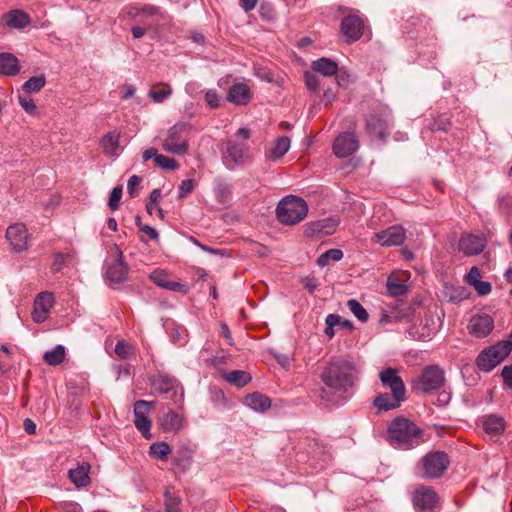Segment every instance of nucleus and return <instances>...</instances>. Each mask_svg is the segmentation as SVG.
<instances>
[{
    "label": "nucleus",
    "instance_id": "f257e3e1",
    "mask_svg": "<svg viewBox=\"0 0 512 512\" xmlns=\"http://www.w3.org/2000/svg\"><path fill=\"white\" fill-rule=\"evenodd\" d=\"M361 365L350 356L332 358L321 374L323 383L341 392L351 391L358 381Z\"/></svg>",
    "mask_w": 512,
    "mask_h": 512
},
{
    "label": "nucleus",
    "instance_id": "f03ea898",
    "mask_svg": "<svg viewBox=\"0 0 512 512\" xmlns=\"http://www.w3.org/2000/svg\"><path fill=\"white\" fill-rule=\"evenodd\" d=\"M387 435L392 442L409 445H420L424 438L423 430L404 417H397L389 423Z\"/></svg>",
    "mask_w": 512,
    "mask_h": 512
},
{
    "label": "nucleus",
    "instance_id": "7ed1b4c3",
    "mask_svg": "<svg viewBox=\"0 0 512 512\" xmlns=\"http://www.w3.org/2000/svg\"><path fill=\"white\" fill-rule=\"evenodd\" d=\"M308 213L307 203L298 196L288 195L281 199L276 208V216L284 225H295L304 220Z\"/></svg>",
    "mask_w": 512,
    "mask_h": 512
},
{
    "label": "nucleus",
    "instance_id": "20e7f679",
    "mask_svg": "<svg viewBox=\"0 0 512 512\" xmlns=\"http://www.w3.org/2000/svg\"><path fill=\"white\" fill-rule=\"evenodd\" d=\"M191 130V124L180 121L175 123L167 131L166 137L162 141L164 151L182 156L189 150L188 135Z\"/></svg>",
    "mask_w": 512,
    "mask_h": 512
},
{
    "label": "nucleus",
    "instance_id": "39448f33",
    "mask_svg": "<svg viewBox=\"0 0 512 512\" xmlns=\"http://www.w3.org/2000/svg\"><path fill=\"white\" fill-rule=\"evenodd\" d=\"M445 372L438 365L425 367L422 373L413 382V390L416 393L430 394L441 389L445 385Z\"/></svg>",
    "mask_w": 512,
    "mask_h": 512
},
{
    "label": "nucleus",
    "instance_id": "423d86ee",
    "mask_svg": "<svg viewBox=\"0 0 512 512\" xmlns=\"http://www.w3.org/2000/svg\"><path fill=\"white\" fill-rule=\"evenodd\" d=\"M511 352L509 343H498L483 350L476 359L477 367L483 372H491Z\"/></svg>",
    "mask_w": 512,
    "mask_h": 512
},
{
    "label": "nucleus",
    "instance_id": "0eeeda50",
    "mask_svg": "<svg viewBox=\"0 0 512 512\" xmlns=\"http://www.w3.org/2000/svg\"><path fill=\"white\" fill-rule=\"evenodd\" d=\"M225 147L222 154V163L228 170H235L238 166L251 161L249 148L246 144L227 140Z\"/></svg>",
    "mask_w": 512,
    "mask_h": 512
},
{
    "label": "nucleus",
    "instance_id": "6e6552de",
    "mask_svg": "<svg viewBox=\"0 0 512 512\" xmlns=\"http://www.w3.org/2000/svg\"><path fill=\"white\" fill-rule=\"evenodd\" d=\"M449 466V458L442 450L430 451L421 462L422 476L426 479L439 478Z\"/></svg>",
    "mask_w": 512,
    "mask_h": 512
},
{
    "label": "nucleus",
    "instance_id": "1a4fd4ad",
    "mask_svg": "<svg viewBox=\"0 0 512 512\" xmlns=\"http://www.w3.org/2000/svg\"><path fill=\"white\" fill-rule=\"evenodd\" d=\"M127 15L132 19L138 17L152 19L157 25H164L171 21V17L167 11L150 3L130 5L127 8Z\"/></svg>",
    "mask_w": 512,
    "mask_h": 512
},
{
    "label": "nucleus",
    "instance_id": "9d476101",
    "mask_svg": "<svg viewBox=\"0 0 512 512\" xmlns=\"http://www.w3.org/2000/svg\"><path fill=\"white\" fill-rule=\"evenodd\" d=\"M391 112L388 107H382L379 112H373L366 120V129L370 135L385 139L389 133Z\"/></svg>",
    "mask_w": 512,
    "mask_h": 512
},
{
    "label": "nucleus",
    "instance_id": "9b49d317",
    "mask_svg": "<svg viewBox=\"0 0 512 512\" xmlns=\"http://www.w3.org/2000/svg\"><path fill=\"white\" fill-rule=\"evenodd\" d=\"M5 237L14 252L20 253L28 250L29 232L24 224L15 223L8 226Z\"/></svg>",
    "mask_w": 512,
    "mask_h": 512
},
{
    "label": "nucleus",
    "instance_id": "f8f14e48",
    "mask_svg": "<svg viewBox=\"0 0 512 512\" xmlns=\"http://www.w3.org/2000/svg\"><path fill=\"white\" fill-rule=\"evenodd\" d=\"M412 501L417 512H436L438 495L432 488L420 486L415 490Z\"/></svg>",
    "mask_w": 512,
    "mask_h": 512
},
{
    "label": "nucleus",
    "instance_id": "ddd939ff",
    "mask_svg": "<svg viewBox=\"0 0 512 512\" xmlns=\"http://www.w3.org/2000/svg\"><path fill=\"white\" fill-rule=\"evenodd\" d=\"M150 385L154 391L161 394L173 392V395H176L178 391H180L181 397L184 394L179 381L174 376L165 372H158L150 377Z\"/></svg>",
    "mask_w": 512,
    "mask_h": 512
},
{
    "label": "nucleus",
    "instance_id": "4468645a",
    "mask_svg": "<svg viewBox=\"0 0 512 512\" xmlns=\"http://www.w3.org/2000/svg\"><path fill=\"white\" fill-rule=\"evenodd\" d=\"M406 239V232L400 225H393L374 234L372 241L382 247L400 246Z\"/></svg>",
    "mask_w": 512,
    "mask_h": 512
},
{
    "label": "nucleus",
    "instance_id": "2eb2a0df",
    "mask_svg": "<svg viewBox=\"0 0 512 512\" xmlns=\"http://www.w3.org/2000/svg\"><path fill=\"white\" fill-rule=\"evenodd\" d=\"M340 28L345 42L353 43L362 37L364 23L359 15L348 14L342 19Z\"/></svg>",
    "mask_w": 512,
    "mask_h": 512
},
{
    "label": "nucleus",
    "instance_id": "dca6fc26",
    "mask_svg": "<svg viewBox=\"0 0 512 512\" xmlns=\"http://www.w3.org/2000/svg\"><path fill=\"white\" fill-rule=\"evenodd\" d=\"M340 224L337 216H329L323 219L309 222L305 229L307 237L332 235Z\"/></svg>",
    "mask_w": 512,
    "mask_h": 512
},
{
    "label": "nucleus",
    "instance_id": "f3484780",
    "mask_svg": "<svg viewBox=\"0 0 512 512\" xmlns=\"http://www.w3.org/2000/svg\"><path fill=\"white\" fill-rule=\"evenodd\" d=\"M379 380L384 389L406 395L407 389L396 368L385 367L379 372Z\"/></svg>",
    "mask_w": 512,
    "mask_h": 512
},
{
    "label": "nucleus",
    "instance_id": "a211bd4d",
    "mask_svg": "<svg viewBox=\"0 0 512 512\" xmlns=\"http://www.w3.org/2000/svg\"><path fill=\"white\" fill-rule=\"evenodd\" d=\"M359 141L352 132H344L338 135L333 142V151L339 158H346L357 151Z\"/></svg>",
    "mask_w": 512,
    "mask_h": 512
},
{
    "label": "nucleus",
    "instance_id": "6ab92c4d",
    "mask_svg": "<svg viewBox=\"0 0 512 512\" xmlns=\"http://www.w3.org/2000/svg\"><path fill=\"white\" fill-rule=\"evenodd\" d=\"M54 296L50 292H42L34 300L32 319L36 323L46 321L48 314L53 307Z\"/></svg>",
    "mask_w": 512,
    "mask_h": 512
},
{
    "label": "nucleus",
    "instance_id": "aec40b11",
    "mask_svg": "<svg viewBox=\"0 0 512 512\" xmlns=\"http://www.w3.org/2000/svg\"><path fill=\"white\" fill-rule=\"evenodd\" d=\"M486 247V239L483 236L464 234L459 239L458 248L467 256L480 254Z\"/></svg>",
    "mask_w": 512,
    "mask_h": 512
},
{
    "label": "nucleus",
    "instance_id": "412c9836",
    "mask_svg": "<svg viewBox=\"0 0 512 512\" xmlns=\"http://www.w3.org/2000/svg\"><path fill=\"white\" fill-rule=\"evenodd\" d=\"M404 401H406V395L383 392L374 398L373 405L379 411H389L399 408Z\"/></svg>",
    "mask_w": 512,
    "mask_h": 512
},
{
    "label": "nucleus",
    "instance_id": "4be33fe9",
    "mask_svg": "<svg viewBox=\"0 0 512 512\" xmlns=\"http://www.w3.org/2000/svg\"><path fill=\"white\" fill-rule=\"evenodd\" d=\"M90 463L87 461L77 462L74 468L68 470V478L77 489L85 488L91 483Z\"/></svg>",
    "mask_w": 512,
    "mask_h": 512
},
{
    "label": "nucleus",
    "instance_id": "5701e85b",
    "mask_svg": "<svg viewBox=\"0 0 512 512\" xmlns=\"http://www.w3.org/2000/svg\"><path fill=\"white\" fill-rule=\"evenodd\" d=\"M494 327V320L490 315L480 314L471 318L469 330L477 338L487 336Z\"/></svg>",
    "mask_w": 512,
    "mask_h": 512
},
{
    "label": "nucleus",
    "instance_id": "b1692460",
    "mask_svg": "<svg viewBox=\"0 0 512 512\" xmlns=\"http://www.w3.org/2000/svg\"><path fill=\"white\" fill-rule=\"evenodd\" d=\"M251 98V90L244 83H234L228 90L227 100L237 106H246Z\"/></svg>",
    "mask_w": 512,
    "mask_h": 512
},
{
    "label": "nucleus",
    "instance_id": "393cba45",
    "mask_svg": "<svg viewBox=\"0 0 512 512\" xmlns=\"http://www.w3.org/2000/svg\"><path fill=\"white\" fill-rule=\"evenodd\" d=\"M106 278L114 283L125 281L127 276V267L122 259V251L117 248V259L107 267Z\"/></svg>",
    "mask_w": 512,
    "mask_h": 512
},
{
    "label": "nucleus",
    "instance_id": "a878e982",
    "mask_svg": "<svg viewBox=\"0 0 512 512\" xmlns=\"http://www.w3.org/2000/svg\"><path fill=\"white\" fill-rule=\"evenodd\" d=\"M151 281L157 286L164 288L169 291L186 292V285L172 281L168 278V274L165 270H154L150 274Z\"/></svg>",
    "mask_w": 512,
    "mask_h": 512
},
{
    "label": "nucleus",
    "instance_id": "bb28decb",
    "mask_svg": "<svg viewBox=\"0 0 512 512\" xmlns=\"http://www.w3.org/2000/svg\"><path fill=\"white\" fill-rule=\"evenodd\" d=\"M290 139L286 136L278 137L271 147L265 149V157L269 161L281 159L290 149Z\"/></svg>",
    "mask_w": 512,
    "mask_h": 512
},
{
    "label": "nucleus",
    "instance_id": "cd10ccee",
    "mask_svg": "<svg viewBox=\"0 0 512 512\" xmlns=\"http://www.w3.org/2000/svg\"><path fill=\"white\" fill-rule=\"evenodd\" d=\"M3 23L9 28L23 29L30 23L29 15L22 10H12L4 14L2 17Z\"/></svg>",
    "mask_w": 512,
    "mask_h": 512
},
{
    "label": "nucleus",
    "instance_id": "c85d7f7f",
    "mask_svg": "<svg viewBox=\"0 0 512 512\" xmlns=\"http://www.w3.org/2000/svg\"><path fill=\"white\" fill-rule=\"evenodd\" d=\"M120 132L113 130L108 132L101 139L103 153L107 156L117 157L120 154Z\"/></svg>",
    "mask_w": 512,
    "mask_h": 512
},
{
    "label": "nucleus",
    "instance_id": "c756f323",
    "mask_svg": "<svg viewBox=\"0 0 512 512\" xmlns=\"http://www.w3.org/2000/svg\"><path fill=\"white\" fill-rule=\"evenodd\" d=\"M485 433L491 437L500 435L505 429V420L496 414L486 415L482 421Z\"/></svg>",
    "mask_w": 512,
    "mask_h": 512
},
{
    "label": "nucleus",
    "instance_id": "7c9ffc66",
    "mask_svg": "<svg viewBox=\"0 0 512 512\" xmlns=\"http://www.w3.org/2000/svg\"><path fill=\"white\" fill-rule=\"evenodd\" d=\"M20 71L19 60L11 53L0 54V74L14 76Z\"/></svg>",
    "mask_w": 512,
    "mask_h": 512
},
{
    "label": "nucleus",
    "instance_id": "2f4dec72",
    "mask_svg": "<svg viewBox=\"0 0 512 512\" xmlns=\"http://www.w3.org/2000/svg\"><path fill=\"white\" fill-rule=\"evenodd\" d=\"M245 404L256 412H265L271 406V400L266 395L254 392L245 398Z\"/></svg>",
    "mask_w": 512,
    "mask_h": 512
},
{
    "label": "nucleus",
    "instance_id": "473e14b6",
    "mask_svg": "<svg viewBox=\"0 0 512 512\" xmlns=\"http://www.w3.org/2000/svg\"><path fill=\"white\" fill-rule=\"evenodd\" d=\"M312 69L325 77H330L338 72V64L330 58L321 57L312 62Z\"/></svg>",
    "mask_w": 512,
    "mask_h": 512
},
{
    "label": "nucleus",
    "instance_id": "72a5a7b5",
    "mask_svg": "<svg viewBox=\"0 0 512 512\" xmlns=\"http://www.w3.org/2000/svg\"><path fill=\"white\" fill-rule=\"evenodd\" d=\"M160 426L164 431L176 432L183 426V418L174 411H169L160 418Z\"/></svg>",
    "mask_w": 512,
    "mask_h": 512
},
{
    "label": "nucleus",
    "instance_id": "f704fd0d",
    "mask_svg": "<svg viewBox=\"0 0 512 512\" xmlns=\"http://www.w3.org/2000/svg\"><path fill=\"white\" fill-rule=\"evenodd\" d=\"M223 378L230 384L236 387H244L247 385L252 377L249 372L243 370H235L231 372H223Z\"/></svg>",
    "mask_w": 512,
    "mask_h": 512
},
{
    "label": "nucleus",
    "instance_id": "c9c22d12",
    "mask_svg": "<svg viewBox=\"0 0 512 512\" xmlns=\"http://www.w3.org/2000/svg\"><path fill=\"white\" fill-rule=\"evenodd\" d=\"M171 94V86L169 84L162 83L152 87L148 95L155 103H162L164 100L169 98Z\"/></svg>",
    "mask_w": 512,
    "mask_h": 512
},
{
    "label": "nucleus",
    "instance_id": "e433bc0d",
    "mask_svg": "<svg viewBox=\"0 0 512 512\" xmlns=\"http://www.w3.org/2000/svg\"><path fill=\"white\" fill-rule=\"evenodd\" d=\"M43 360L51 366L62 363L64 361V345L58 344L52 350L46 351Z\"/></svg>",
    "mask_w": 512,
    "mask_h": 512
},
{
    "label": "nucleus",
    "instance_id": "4c0bfd02",
    "mask_svg": "<svg viewBox=\"0 0 512 512\" xmlns=\"http://www.w3.org/2000/svg\"><path fill=\"white\" fill-rule=\"evenodd\" d=\"M343 256H344V254L341 249H337V248L329 249V250L325 251L324 253H322L318 257L316 263L320 268H323V267L327 266L330 261H335V262L340 261L343 258Z\"/></svg>",
    "mask_w": 512,
    "mask_h": 512
},
{
    "label": "nucleus",
    "instance_id": "58836bf2",
    "mask_svg": "<svg viewBox=\"0 0 512 512\" xmlns=\"http://www.w3.org/2000/svg\"><path fill=\"white\" fill-rule=\"evenodd\" d=\"M165 498V511L166 512H182L181 503L182 499L180 496L172 494L169 489L164 493Z\"/></svg>",
    "mask_w": 512,
    "mask_h": 512
},
{
    "label": "nucleus",
    "instance_id": "ea45409f",
    "mask_svg": "<svg viewBox=\"0 0 512 512\" xmlns=\"http://www.w3.org/2000/svg\"><path fill=\"white\" fill-rule=\"evenodd\" d=\"M347 307L350 312L362 323H366L369 319V314L362 304L356 299L347 301Z\"/></svg>",
    "mask_w": 512,
    "mask_h": 512
},
{
    "label": "nucleus",
    "instance_id": "a19ab883",
    "mask_svg": "<svg viewBox=\"0 0 512 512\" xmlns=\"http://www.w3.org/2000/svg\"><path fill=\"white\" fill-rule=\"evenodd\" d=\"M45 82H46V80L43 75L31 77L27 81L24 82L23 90L27 94L37 93L44 87Z\"/></svg>",
    "mask_w": 512,
    "mask_h": 512
},
{
    "label": "nucleus",
    "instance_id": "79ce46f5",
    "mask_svg": "<svg viewBox=\"0 0 512 512\" xmlns=\"http://www.w3.org/2000/svg\"><path fill=\"white\" fill-rule=\"evenodd\" d=\"M408 287L396 278H388L387 291L391 296H401L406 294Z\"/></svg>",
    "mask_w": 512,
    "mask_h": 512
},
{
    "label": "nucleus",
    "instance_id": "37998d69",
    "mask_svg": "<svg viewBox=\"0 0 512 512\" xmlns=\"http://www.w3.org/2000/svg\"><path fill=\"white\" fill-rule=\"evenodd\" d=\"M155 165L164 170H175L178 168V163L174 158L158 154L155 157Z\"/></svg>",
    "mask_w": 512,
    "mask_h": 512
},
{
    "label": "nucleus",
    "instance_id": "c03bdc74",
    "mask_svg": "<svg viewBox=\"0 0 512 512\" xmlns=\"http://www.w3.org/2000/svg\"><path fill=\"white\" fill-rule=\"evenodd\" d=\"M154 403L145 400H137L134 403V417H148L149 412L153 409Z\"/></svg>",
    "mask_w": 512,
    "mask_h": 512
},
{
    "label": "nucleus",
    "instance_id": "a18cd8bd",
    "mask_svg": "<svg viewBox=\"0 0 512 512\" xmlns=\"http://www.w3.org/2000/svg\"><path fill=\"white\" fill-rule=\"evenodd\" d=\"M19 105L25 110V112L29 115H35L37 112V106L34 100L28 95H18Z\"/></svg>",
    "mask_w": 512,
    "mask_h": 512
},
{
    "label": "nucleus",
    "instance_id": "49530a36",
    "mask_svg": "<svg viewBox=\"0 0 512 512\" xmlns=\"http://www.w3.org/2000/svg\"><path fill=\"white\" fill-rule=\"evenodd\" d=\"M134 418V424L136 428L142 433L143 437L149 439L151 437V420L149 419V417L141 416Z\"/></svg>",
    "mask_w": 512,
    "mask_h": 512
},
{
    "label": "nucleus",
    "instance_id": "de8ad7c7",
    "mask_svg": "<svg viewBox=\"0 0 512 512\" xmlns=\"http://www.w3.org/2000/svg\"><path fill=\"white\" fill-rule=\"evenodd\" d=\"M214 193L219 202H224L230 196L231 189L226 182L219 180L214 188Z\"/></svg>",
    "mask_w": 512,
    "mask_h": 512
},
{
    "label": "nucleus",
    "instance_id": "09e8293b",
    "mask_svg": "<svg viewBox=\"0 0 512 512\" xmlns=\"http://www.w3.org/2000/svg\"><path fill=\"white\" fill-rule=\"evenodd\" d=\"M115 353L122 359H129L133 355V347L125 340H119L115 346Z\"/></svg>",
    "mask_w": 512,
    "mask_h": 512
},
{
    "label": "nucleus",
    "instance_id": "8fccbe9b",
    "mask_svg": "<svg viewBox=\"0 0 512 512\" xmlns=\"http://www.w3.org/2000/svg\"><path fill=\"white\" fill-rule=\"evenodd\" d=\"M205 101L210 108L215 109L221 106L222 98L216 90L210 89L205 93Z\"/></svg>",
    "mask_w": 512,
    "mask_h": 512
},
{
    "label": "nucleus",
    "instance_id": "3c124183",
    "mask_svg": "<svg viewBox=\"0 0 512 512\" xmlns=\"http://www.w3.org/2000/svg\"><path fill=\"white\" fill-rule=\"evenodd\" d=\"M195 188V181L186 179L181 182L178 188V198L183 199L187 197Z\"/></svg>",
    "mask_w": 512,
    "mask_h": 512
},
{
    "label": "nucleus",
    "instance_id": "603ef678",
    "mask_svg": "<svg viewBox=\"0 0 512 512\" xmlns=\"http://www.w3.org/2000/svg\"><path fill=\"white\" fill-rule=\"evenodd\" d=\"M122 194L123 190L121 186H116L112 189L108 202L110 209L116 210L119 207Z\"/></svg>",
    "mask_w": 512,
    "mask_h": 512
},
{
    "label": "nucleus",
    "instance_id": "864d4df0",
    "mask_svg": "<svg viewBox=\"0 0 512 512\" xmlns=\"http://www.w3.org/2000/svg\"><path fill=\"white\" fill-rule=\"evenodd\" d=\"M304 79H305V84L310 91L316 92L318 90L320 83H319V79L316 75H314L311 72H306L304 74Z\"/></svg>",
    "mask_w": 512,
    "mask_h": 512
},
{
    "label": "nucleus",
    "instance_id": "5fc2aeb1",
    "mask_svg": "<svg viewBox=\"0 0 512 512\" xmlns=\"http://www.w3.org/2000/svg\"><path fill=\"white\" fill-rule=\"evenodd\" d=\"M335 76L339 86L347 87L351 82V75L345 69L338 68V72L335 74Z\"/></svg>",
    "mask_w": 512,
    "mask_h": 512
},
{
    "label": "nucleus",
    "instance_id": "6e6d98bb",
    "mask_svg": "<svg viewBox=\"0 0 512 512\" xmlns=\"http://www.w3.org/2000/svg\"><path fill=\"white\" fill-rule=\"evenodd\" d=\"M140 181L141 179L137 175H132L129 178L127 183V190L131 197H136L138 195L137 187L139 186Z\"/></svg>",
    "mask_w": 512,
    "mask_h": 512
},
{
    "label": "nucleus",
    "instance_id": "4d7b16f0",
    "mask_svg": "<svg viewBox=\"0 0 512 512\" xmlns=\"http://www.w3.org/2000/svg\"><path fill=\"white\" fill-rule=\"evenodd\" d=\"M468 296V293L465 288L457 287L452 288L451 294H450V300L453 302H460L464 299H466Z\"/></svg>",
    "mask_w": 512,
    "mask_h": 512
},
{
    "label": "nucleus",
    "instance_id": "13d9d810",
    "mask_svg": "<svg viewBox=\"0 0 512 512\" xmlns=\"http://www.w3.org/2000/svg\"><path fill=\"white\" fill-rule=\"evenodd\" d=\"M472 286L479 295H487L491 292L492 289L491 284L483 280L476 281Z\"/></svg>",
    "mask_w": 512,
    "mask_h": 512
},
{
    "label": "nucleus",
    "instance_id": "bf43d9fd",
    "mask_svg": "<svg viewBox=\"0 0 512 512\" xmlns=\"http://www.w3.org/2000/svg\"><path fill=\"white\" fill-rule=\"evenodd\" d=\"M301 283L310 294H312L319 285L318 280L315 277L310 276L302 278Z\"/></svg>",
    "mask_w": 512,
    "mask_h": 512
},
{
    "label": "nucleus",
    "instance_id": "052dcab7",
    "mask_svg": "<svg viewBox=\"0 0 512 512\" xmlns=\"http://www.w3.org/2000/svg\"><path fill=\"white\" fill-rule=\"evenodd\" d=\"M481 280V273L478 267L473 266L468 274L466 275V281L468 284L473 285L476 281Z\"/></svg>",
    "mask_w": 512,
    "mask_h": 512
},
{
    "label": "nucleus",
    "instance_id": "680f3d73",
    "mask_svg": "<svg viewBox=\"0 0 512 512\" xmlns=\"http://www.w3.org/2000/svg\"><path fill=\"white\" fill-rule=\"evenodd\" d=\"M172 450H149V457L151 459H159L166 461Z\"/></svg>",
    "mask_w": 512,
    "mask_h": 512
},
{
    "label": "nucleus",
    "instance_id": "e2e57ef3",
    "mask_svg": "<svg viewBox=\"0 0 512 512\" xmlns=\"http://www.w3.org/2000/svg\"><path fill=\"white\" fill-rule=\"evenodd\" d=\"M501 376L503 378L504 384L512 389V366H505L502 369Z\"/></svg>",
    "mask_w": 512,
    "mask_h": 512
},
{
    "label": "nucleus",
    "instance_id": "0e129e2a",
    "mask_svg": "<svg viewBox=\"0 0 512 512\" xmlns=\"http://www.w3.org/2000/svg\"><path fill=\"white\" fill-rule=\"evenodd\" d=\"M450 400H451V392L444 389L439 392L437 399H436V403L440 406H445L450 402Z\"/></svg>",
    "mask_w": 512,
    "mask_h": 512
},
{
    "label": "nucleus",
    "instance_id": "69168bd1",
    "mask_svg": "<svg viewBox=\"0 0 512 512\" xmlns=\"http://www.w3.org/2000/svg\"><path fill=\"white\" fill-rule=\"evenodd\" d=\"M200 88H201V85H200L199 82H197V81H189L185 85V92L187 94H189L190 96H194V95L199 93Z\"/></svg>",
    "mask_w": 512,
    "mask_h": 512
},
{
    "label": "nucleus",
    "instance_id": "338daca9",
    "mask_svg": "<svg viewBox=\"0 0 512 512\" xmlns=\"http://www.w3.org/2000/svg\"><path fill=\"white\" fill-rule=\"evenodd\" d=\"M259 13L263 19L272 20L274 18L273 9L270 5H261Z\"/></svg>",
    "mask_w": 512,
    "mask_h": 512
},
{
    "label": "nucleus",
    "instance_id": "774afa93",
    "mask_svg": "<svg viewBox=\"0 0 512 512\" xmlns=\"http://www.w3.org/2000/svg\"><path fill=\"white\" fill-rule=\"evenodd\" d=\"M139 230L149 236L150 239L156 240L159 237L158 232L155 228L149 226V225H143L139 226Z\"/></svg>",
    "mask_w": 512,
    "mask_h": 512
}]
</instances>
